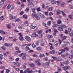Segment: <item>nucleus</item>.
I'll return each instance as SVG.
<instances>
[{
    "mask_svg": "<svg viewBox=\"0 0 73 73\" xmlns=\"http://www.w3.org/2000/svg\"><path fill=\"white\" fill-rule=\"evenodd\" d=\"M59 51H61L60 52H58V55H60L61 54H62L64 52H65V50L64 49H61L59 50Z\"/></svg>",
    "mask_w": 73,
    "mask_h": 73,
    "instance_id": "nucleus-1",
    "label": "nucleus"
},
{
    "mask_svg": "<svg viewBox=\"0 0 73 73\" xmlns=\"http://www.w3.org/2000/svg\"><path fill=\"white\" fill-rule=\"evenodd\" d=\"M25 38L26 40L27 41H28V42H30L31 41V39L30 37L28 36H25Z\"/></svg>",
    "mask_w": 73,
    "mask_h": 73,
    "instance_id": "nucleus-2",
    "label": "nucleus"
},
{
    "mask_svg": "<svg viewBox=\"0 0 73 73\" xmlns=\"http://www.w3.org/2000/svg\"><path fill=\"white\" fill-rule=\"evenodd\" d=\"M60 6L62 7H64V5H65V3L62 1H60Z\"/></svg>",
    "mask_w": 73,
    "mask_h": 73,
    "instance_id": "nucleus-3",
    "label": "nucleus"
},
{
    "mask_svg": "<svg viewBox=\"0 0 73 73\" xmlns=\"http://www.w3.org/2000/svg\"><path fill=\"white\" fill-rule=\"evenodd\" d=\"M70 31H71V29L70 28H68V31L66 30H65V33L67 34L68 33V32H70Z\"/></svg>",
    "mask_w": 73,
    "mask_h": 73,
    "instance_id": "nucleus-4",
    "label": "nucleus"
},
{
    "mask_svg": "<svg viewBox=\"0 0 73 73\" xmlns=\"http://www.w3.org/2000/svg\"><path fill=\"white\" fill-rule=\"evenodd\" d=\"M58 29L60 31H63V28H62V27H61V25H60V27H58Z\"/></svg>",
    "mask_w": 73,
    "mask_h": 73,
    "instance_id": "nucleus-5",
    "label": "nucleus"
},
{
    "mask_svg": "<svg viewBox=\"0 0 73 73\" xmlns=\"http://www.w3.org/2000/svg\"><path fill=\"white\" fill-rule=\"evenodd\" d=\"M39 16L41 18H45V16H44V15L42 14L41 13H39Z\"/></svg>",
    "mask_w": 73,
    "mask_h": 73,
    "instance_id": "nucleus-6",
    "label": "nucleus"
},
{
    "mask_svg": "<svg viewBox=\"0 0 73 73\" xmlns=\"http://www.w3.org/2000/svg\"><path fill=\"white\" fill-rule=\"evenodd\" d=\"M15 49L16 50H18V51H17V53H21V51L19 50V48L18 47H16L15 48Z\"/></svg>",
    "mask_w": 73,
    "mask_h": 73,
    "instance_id": "nucleus-7",
    "label": "nucleus"
},
{
    "mask_svg": "<svg viewBox=\"0 0 73 73\" xmlns=\"http://www.w3.org/2000/svg\"><path fill=\"white\" fill-rule=\"evenodd\" d=\"M14 64L15 65H17V66H20V64L19 63L17 62H14Z\"/></svg>",
    "mask_w": 73,
    "mask_h": 73,
    "instance_id": "nucleus-8",
    "label": "nucleus"
},
{
    "mask_svg": "<svg viewBox=\"0 0 73 73\" xmlns=\"http://www.w3.org/2000/svg\"><path fill=\"white\" fill-rule=\"evenodd\" d=\"M37 7H35V8L32 9V11L33 13H35V11L37 10Z\"/></svg>",
    "mask_w": 73,
    "mask_h": 73,
    "instance_id": "nucleus-9",
    "label": "nucleus"
},
{
    "mask_svg": "<svg viewBox=\"0 0 73 73\" xmlns=\"http://www.w3.org/2000/svg\"><path fill=\"white\" fill-rule=\"evenodd\" d=\"M35 17H36V20H40V18L37 15H35Z\"/></svg>",
    "mask_w": 73,
    "mask_h": 73,
    "instance_id": "nucleus-10",
    "label": "nucleus"
},
{
    "mask_svg": "<svg viewBox=\"0 0 73 73\" xmlns=\"http://www.w3.org/2000/svg\"><path fill=\"white\" fill-rule=\"evenodd\" d=\"M73 15L71 14L68 15V17L70 19V20H72L73 19Z\"/></svg>",
    "mask_w": 73,
    "mask_h": 73,
    "instance_id": "nucleus-11",
    "label": "nucleus"
},
{
    "mask_svg": "<svg viewBox=\"0 0 73 73\" xmlns=\"http://www.w3.org/2000/svg\"><path fill=\"white\" fill-rule=\"evenodd\" d=\"M19 38L21 41H23V40H24V38H23V36H19Z\"/></svg>",
    "mask_w": 73,
    "mask_h": 73,
    "instance_id": "nucleus-12",
    "label": "nucleus"
},
{
    "mask_svg": "<svg viewBox=\"0 0 73 73\" xmlns=\"http://www.w3.org/2000/svg\"><path fill=\"white\" fill-rule=\"evenodd\" d=\"M0 33L3 34V35H5V34H7V32H5L2 30H0Z\"/></svg>",
    "mask_w": 73,
    "mask_h": 73,
    "instance_id": "nucleus-13",
    "label": "nucleus"
},
{
    "mask_svg": "<svg viewBox=\"0 0 73 73\" xmlns=\"http://www.w3.org/2000/svg\"><path fill=\"white\" fill-rule=\"evenodd\" d=\"M46 37L48 38H52V35H46Z\"/></svg>",
    "mask_w": 73,
    "mask_h": 73,
    "instance_id": "nucleus-14",
    "label": "nucleus"
},
{
    "mask_svg": "<svg viewBox=\"0 0 73 73\" xmlns=\"http://www.w3.org/2000/svg\"><path fill=\"white\" fill-rule=\"evenodd\" d=\"M69 35L71 37H73V32L69 33Z\"/></svg>",
    "mask_w": 73,
    "mask_h": 73,
    "instance_id": "nucleus-15",
    "label": "nucleus"
},
{
    "mask_svg": "<svg viewBox=\"0 0 73 73\" xmlns=\"http://www.w3.org/2000/svg\"><path fill=\"white\" fill-rule=\"evenodd\" d=\"M61 58H60L59 57H57L56 59V60L57 61H61Z\"/></svg>",
    "mask_w": 73,
    "mask_h": 73,
    "instance_id": "nucleus-16",
    "label": "nucleus"
},
{
    "mask_svg": "<svg viewBox=\"0 0 73 73\" xmlns=\"http://www.w3.org/2000/svg\"><path fill=\"white\" fill-rule=\"evenodd\" d=\"M49 53L51 54H54L55 53V51L54 50H52V51H50Z\"/></svg>",
    "mask_w": 73,
    "mask_h": 73,
    "instance_id": "nucleus-17",
    "label": "nucleus"
},
{
    "mask_svg": "<svg viewBox=\"0 0 73 73\" xmlns=\"http://www.w3.org/2000/svg\"><path fill=\"white\" fill-rule=\"evenodd\" d=\"M68 68L69 67L68 66H66L64 67V70H66V69H68Z\"/></svg>",
    "mask_w": 73,
    "mask_h": 73,
    "instance_id": "nucleus-18",
    "label": "nucleus"
},
{
    "mask_svg": "<svg viewBox=\"0 0 73 73\" xmlns=\"http://www.w3.org/2000/svg\"><path fill=\"white\" fill-rule=\"evenodd\" d=\"M64 64H65V65H68L69 64V62H68V61H66V62H64Z\"/></svg>",
    "mask_w": 73,
    "mask_h": 73,
    "instance_id": "nucleus-19",
    "label": "nucleus"
},
{
    "mask_svg": "<svg viewBox=\"0 0 73 73\" xmlns=\"http://www.w3.org/2000/svg\"><path fill=\"white\" fill-rule=\"evenodd\" d=\"M29 65L30 67H34L35 66V64H29Z\"/></svg>",
    "mask_w": 73,
    "mask_h": 73,
    "instance_id": "nucleus-20",
    "label": "nucleus"
},
{
    "mask_svg": "<svg viewBox=\"0 0 73 73\" xmlns=\"http://www.w3.org/2000/svg\"><path fill=\"white\" fill-rule=\"evenodd\" d=\"M51 3L52 4H56V1L54 0L53 1H52Z\"/></svg>",
    "mask_w": 73,
    "mask_h": 73,
    "instance_id": "nucleus-21",
    "label": "nucleus"
},
{
    "mask_svg": "<svg viewBox=\"0 0 73 73\" xmlns=\"http://www.w3.org/2000/svg\"><path fill=\"white\" fill-rule=\"evenodd\" d=\"M3 58V56L1 54H0V60H2Z\"/></svg>",
    "mask_w": 73,
    "mask_h": 73,
    "instance_id": "nucleus-22",
    "label": "nucleus"
},
{
    "mask_svg": "<svg viewBox=\"0 0 73 73\" xmlns=\"http://www.w3.org/2000/svg\"><path fill=\"white\" fill-rule=\"evenodd\" d=\"M44 56V54H41V53L40 54V55H39V57H42L43 56Z\"/></svg>",
    "mask_w": 73,
    "mask_h": 73,
    "instance_id": "nucleus-23",
    "label": "nucleus"
},
{
    "mask_svg": "<svg viewBox=\"0 0 73 73\" xmlns=\"http://www.w3.org/2000/svg\"><path fill=\"white\" fill-rule=\"evenodd\" d=\"M53 9V7H51L48 10V11H51Z\"/></svg>",
    "mask_w": 73,
    "mask_h": 73,
    "instance_id": "nucleus-24",
    "label": "nucleus"
},
{
    "mask_svg": "<svg viewBox=\"0 0 73 73\" xmlns=\"http://www.w3.org/2000/svg\"><path fill=\"white\" fill-rule=\"evenodd\" d=\"M7 28H8L9 29H11V27H10V25H7Z\"/></svg>",
    "mask_w": 73,
    "mask_h": 73,
    "instance_id": "nucleus-25",
    "label": "nucleus"
},
{
    "mask_svg": "<svg viewBox=\"0 0 73 73\" xmlns=\"http://www.w3.org/2000/svg\"><path fill=\"white\" fill-rule=\"evenodd\" d=\"M49 44L50 45H51V46L50 47V49L51 50L53 49V46H52V44L50 43H49Z\"/></svg>",
    "mask_w": 73,
    "mask_h": 73,
    "instance_id": "nucleus-26",
    "label": "nucleus"
},
{
    "mask_svg": "<svg viewBox=\"0 0 73 73\" xmlns=\"http://www.w3.org/2000/svg\"><path fill=\"white\" fill-rule=\"evenodd\" d=\"M33 35L34 36L36 37L38 36V35H37V34H36V33H34Z\"/></svg>",
    "mask_w": 73,
    "mask_h": 73,
    "instance_id": "nucleus-27",
    "label": "nucleus"
},
{
    "mask_svg": "<svg viewBox=\"0 0 73 73\" xmlns=\"http://www.w3.org/2000/svg\"><path fill=\"white\" fill-rule=\"evenodd\" d=\"M29 5H31V7H34V5H33V3L31 2L30 3H29Z\"/></svg>",
    "mask_w": 73,
    "mask_h": 73,
    "instance_id": "nucleus-28",
    "label": "nucleus"
},
{
    "mask_svg": "<svg viewBox=\"0 0 73 73\" xmlns=\"http://www.w3.org/2000/svg\"><path fill=\"white\" fill-rule=\"evenodd\" d=\"M60 27H61L62 28H66V26H65V25H60Z\"/></svg>",
    "mask_w": 73,
    "mask_h": 73,
    "instance_id": "nucleus-29",
    "label": "nucleus"
},
{
    "mask_svg": "<svg viewBox=\"0 0 73 73\" xmlns=\"http://www.w3.org/2000/svg\"><path fill=\"white\" fill-rule=\"evenodd\" d=\"M69 7L70 8V9H73V6H72V5H70L69 6Z\"/></svg>",
    "mask_w": 73,
    "mask_h": 73,
    "instance_id": "nucleus-30",
    "label": "nucleus"
},
{
    "mask_svg": "<svg viewBox=\"0 0 73 73\" xmlns=\"http://www.w3.org/2000/svg\"><path fill=\"white\" fill-rule=\"evenodd\" d=\"M51 21H49L48 22V23H47V24L48 25H50L51 24Z\"/></svg>",
    "mask_w": 73,
    "mask_h": 73,
    "instance_id": "nucleus-31",
    "label": "nucleus"
},
{
    "mask_svg": "<svg viewBox=\"0 0 73 73\" xmlns=\"http://www.w3.org/2000/svg\"><path fill=\"white\" fill-rule=\"evenodd\" d=\"M66 38V36H64L62 37V41H63V40H65Z\"/></svg>",
    "mask_w": 73,
    "mask_h": 73,
    "instance_id": "nucleus-32",
    "label": "nucleus"
},
{
    "mask_svg": "<svg viewBox=\"0 0 73 73\" xmlns=\"http://www.w3.org/2000/svg\"><path fill=\"white\" fill-rule=\"evenodd\" d=\"M23 17L24 19H27V16L25 15H23Z\"/></svg>",
    "mask_w": 73,
    "mask_h": 73,
    "instance_id": "nucleus-33",
    "label": "nucleus"
},
{
    "mask_svg": "<svg viewBox=\"0 0 73 73\" xmlns=\"http://www.w3.org/2000/svg\"><path fill=\"white\" fill-rule=\"evenodd\" d=\"M69 58H70V59H72L73 58V54L72 55H71L69 57Z\"/></svg>",
    "mask_w": 73,
    "mask_h": 73,
    "instance_id": "nucleus-34",
    "label": "nucleus"
},
{
    "mask_svg": "<svg viewBox=\"0 0 73 73\" xmlns=\"http://www.w3.org/2000/svg\"><path fill=\"white\" fill-rule=\"evenodd\" d=\"M50 64V62H47L46 63V65L48 67L49 66V64Z\"/></svg>",
    "mask_w": 73,
    "mask_h": 73,
    "instance_id": "nucleus-35",
    "label": "nucleus"
},
{
    "mask_svg": "<svg viewBox=\"0 0 73 73\" xmlns=\"http://www.w3.org/2000/svg\"><path fill=\"white\" fill-rule=\"evenodd\" d=\"M7 9H10L11 8V6L10 5H9L7 6Z\"/></svg>",
    "mask_w": 73,
    "mask_h": 73,
    "instance_id": "nucleus-36",
    "label": "nucleus"
},
{
    "mask_svg": "<svg viewBox=\"0 0 73 73\" xmlns=\"http://www.w3.org/2000/svg\"><path fill=\"white\" fill-rule=\"evenodd\" d=\"M41 65V63L40 62H38L37 64V66H40Z\"/></svg>",
    "mask_w": 73,
    "mask_h": 73,
    "instance_id": "nucleus-37",
    "label": "nucleus"
},
{
    "mask_svg": "<svg viewBox=\"0 0 73 73\" xmlns=\"http://www.w3.org/2000/svg\"><path fill=\"white\" fill-rule=\"evenodd\" d=\"M39 43H40V41H38L36 43V45H38V44H39Z\"/></svg>",
    "mask_w": 73,
    "mask_h": 73,
    "instance_id": "nucleus-38",
    "label": "nucleus"
},
{
    "mask_svg": "<svg viewBox=\"0 0 73 73\" xmlns=\"http://www.w3.org/2000/svg\"><path fill=\"white\" fill-rule=\"evenodd\" d=\"M57 13L58 15H60L61 13V11H57Z\"/></svg>",
    "mask_w": 73,
    "mask_h": 73,
    "instance_id": "nucleus-39",
    "label": "nucleus"
},
{
    "mask_svg": "<svg viewBox=\"0 0 73 73\" xmlns=\"http://www.w3.org/2000/svg\"><path fill=\"white\" fill-rule=\"evenodd\" d=\"M1 48L4 50H5V49H6V48L5 47L2 46V47Z\"/></svg>",
    "mask_w": 73,
    "mask_h": 73,
    "instance_id": "nucleus-40",
    "label": "nucleus"
},
{
    "mask_svg": "<svg viewBox=\"0 0 73 73\" xmlns=\"http://www.w3.org/2000/svg\"><path fill=\"white\" fill-rule=\"evenodd\" d=\"M36 49L37 50H41V48L40 47H37Z\"/></svg>",
    "mask_w": 73,
    "mask_h": 73,
    "instance_id": "nucleus-41",
    "label": "nucleus"
},
{
    "mask_svg": "<svg viewBox=\"0 0 73 73\" xmlns=\"http://www.w3.org/2000/svg\"><path fill=\"white\" fill-rule=\"evenodd\" d=\"M56 3L58 5H60V1L59 2L58 1H56Z\"/></svg>",
    "mask_w": 73,
    "mask_h": 73,
    "instance_id": "nucleus-42",
    "label": "nucleus"
},
{
    "mask_svg": "<svg viewBox=\"0 0 73 73\" xmlns=\"http://www.w3.org/2000/svg\"><path fill=\"white\" fill-rule=\"evenodd\" d=\"M58 24H61V20L60 19L58 20Z\"/></svg>",
    "mask_w": 73,
    "mask_h": 73,
    "instance_id": "nucleus-43",
    "label": "nucleus"
},
{
    "mask_svg": "<svg viewBox=\"0 0 73 73\" xmlns=\"http://www.w3.org/2000/svg\"><path fill=\"white\" fill-rule=\"evenodd\" d=\"M46 24L45 23H43V25H44V26H45V27L46 28H48V27H47V26H46Z\"/></svg>",
    "mask_w": 73,
    "mask_h": 73,
    "instance_id": "nucleus-44",
    "label": "nucleus"
},
{
    "mask_svg": "<svg viewBox=\"0 0 73 73\" xmlns=\"http://www.w3.org/2000/svg\"><path fill=\"white\" fill-rule=\"evenodd\" d=\"M5 46H9V44H7V43H5Z\"/></svg>",
    "mask_w": 73,
    "mask_h": 73,
    "instance_id": "nucleus-45",
    "label": "nucleus"
},
{
    "mask_svg": "<svg viewBox=\"0 0 73 73\" xmlns=\"http://www.w3.org/2000/svg\"><path fill=\"white\" fill-rule=\"evenodd\" d=\"M37 9L38 12H39L41 11V10H40V7H39L38 8H37Z\"/></svg>",
    "mask_w": 73,
    "mask_h": 73,
    "instance_id": "nucleus-46",
    "label": "nucleus"
},
{
    "mask_svg": "<svg viewBox=\"0 0 73 73\" xmlns=\"http://www.w3.org/2000/svg\"><path fill=\"white\" fill-rule=\"evenodd\" d=\"M11 17H12L13 18V19H16V17L15 16H14L12 15H11Z\"/></svg>",
    "mask_w": 73,
    "mask_h": 73,
    "instance_id": "nucleus-47",
    "label": "nucleus"
},
{
    "mask_svg": "<svg viewBox=\"0 0 73 73\" xmlns=\"http://www.w3.org/2000/svg\"><path fill=\"white\" fill-rule=\"evenodd\" d=\"M0 68L1 69H5V67L4 66H2L0 67Z\"/></svg>",
    "mask_w": 73,
    "mask_h": 73,
    "instance_id": "nucleus-48",
    "label": "nucleus"
},
{
    "mask_svg": "<svg viewBox=\"0 0 73 73\" xmlns=\"http://www.w3.org/2000/svg\"><path fill=\"white\" fill-rule=\"evenodd\" d=\"M57 25L56 24H54V25H53L52 26V27L53 28H55V27H57Z\"/></svg>",
    "mask_w": 73,
    "mask_h": 73,
    "instance_id": "nucleus-49",
    "label": "nucleus"
},
{
    "mask_svg": "<svg viewBox=\"0 0 73 73\" xmlns=\"http://www.w3.org/2000/svg\"><path fill=\"white\" fill-rule=\"evenodd\" d=\"M26 58H27V57H26L25 56H24L22 57V59H23V60H25Z\"/></svg>",
    "mask_w": 73,
    "mask_h": 73,
    "instance_id": "nucleus-50",
    "label": "nucleus"
},
{
    "mask_svg": "<svg viewBox=\"0 0 73 73\" xmlns=\"http://www.w3.org/2000/svg\"><path fill=\"white\" fill-rule=\"evenodd\" d=\"M61 70V68L60 67H58V72H60Z\"/></svg>",
    "mask_w": 73,
    "mask_h": 73,
    "instance_id": "nucleus-51",
    "label": "nucleus"
},
{
    "mask_svg": "<svg viewBox=\"0 0 73 73\" xmlns=\"http://www.w3.org/2000/svg\"><path fill=\"white\" fill-rule=\"evenodd\" d=\"M20 21V19H17L15 20V21L16 22V21Z\"/></svg>",
    "mask_w": 73,
    "mask_h": 73,
    "instance_id": "nucleus-52",
    "label": "nucleus"
},
{
    "mask_svg": "<svg viewBox=\"0 0 73 73\" xmlns=\"http://www.w3.org/2000/svg\"><path fill=\"white\" fill-rule=\"evenodd\" d=\"M49 41L50 42H54V39H50Z\"/></svg>",
    "mask_w": 73,
    "mask_h": 73,
    "instance_id": "nucleus-53",
    "label": "nucleus"
},
{
    "mask_svg": "<svg viewBox=\"0 0 73 73\" xmlns=\"http://www.w3.org/2000/svg\"><path fill=\"white\" fill-rule=\"evenodd\" d=\"M44 13L46 16H48V12H45Z\"/></svg>",
    "mask_w": 73,
    "mask_h": 73,
    "instance_id": "nucleus-54",
    "label": "nucleus"
},
{
    "mask_svg": "<svg viewBox=\"0 0 73 73\" xmlns=\"http://www.w3.org/2000/svg\"><path fill=\"white\" fill-rule=\"evenodd\" d=\"M42 32V30H40L38 32V34H41Z\"/></svg>",
    "mask_w": 73,
    "mask_h": 73,
    "instance_id": "nucleus-55",
    "label": "nucleus"
},
{
    "mask_svg": "<svg viewBox=\"0 0 73 73\" xmlns=\"http://www.w3.org/2000/svg\"><path fill=\"white\" fill-rule=\"evenodd\" d=\"M25 49L26 50H29V47L28 46H27L25 48Z\"/></svg>",
    "mask_w": 73,
    "mask_h": 73,
    "instance_id": "nucleus-56",
    "label": "nucleus"
},
{
    "mask_svg": "<svg viewBox=\"0 0 73 73\" xmlns=\"http://www.w3.org/2000/svg\"><path fill=\"white\" fill-rule=\"evenodd\" d=\"M39 34V35H38L39 37H41L42 36V34Z\"/></svg>",
    "mask_w": 73,
    "mask_h": 73,
    "instance_id": "nucleus-57",
    "label": "nucleus"
},
{
    "mask_svg": "<svg viewBox=\"0 0 73 73\" xmlns=\"http://www.w3.org/2000/svg\"><path fill=\"white\" fill-rule=\"evenodd\" d=\"M64 49H66V50H69V48L67 47H65L64 48Z\"/></svg>",
    "mask_w": 73,
    "mask_h": 73,
    "instance_id": "nucleus-58",
    "label": "nucleus"
},
{
    "mask_svg": "<svg viewBox=\"0 0 73 73\" xmlns=\"http://www.w3.org/2000/svg\"><path fill=\"white\" fill-rule=\"evenodd\" d=\"M32 46L33 48H35V47H36V46L35 45V44H34V43H33L32 44Z\"/></svg>",
    "mask_w": 73,
    "mask_h": 73,
    "instance_id": "nucleus-59",
    "label": "nucleus"
},
{
    "mask_svg": "<svg viewBox=\"0 0 73 73\" xmlns=\"http://www.w3.org/2000/svg\"><path fill=\"white\" fill-rule=\"evenodd\" d=\"M52 58L53 59V60H56L57 58H56L54 56H52Z\"/></svg>",
    "mask_w": 73,
    "mask_h": 73,
    "instance_id": "nucleus-60",
    "label": "nucleus"
},
{
    "mask_svg": "<svg viewBox=\"0 0 73 73\" xmlns=\"http://www.w3.org/2000/svg\"><path fill=\"white\" fill-rule=\"evenodd\" d=\"M4 19V18L3 17V16H2L1 17H0V20H2Z\"/></svg>",
    "mask_w": 73,
    "mask_h": 73,
    "instance_id": "nucleus-61",
    "label": "nucleus"
},
{
    "mask_svg": "<svg viewBox=\"0 0 73 73\" xmlns=\"http://www.w3.org/2000/svg\"><path fill=\"white\" fill-rule=\"evenodd\" d=\"M33 56L35 57H38V56L36 54H33Z\"/></svg>",
    "mask_w": 73,
    "mask_h": 73,
    "instance_id": "nucleus-62",
    "label": "nucleus"
},
{
    "mask_svg": "<svg viewBox=\"0 0 73 73\" xmlns=\"http://www.w3.org/2000/svg\"><path fill=\"white\" fill-rule=\"evenodd\" d=\"M54 32L56 33L57 32V30L56 29H54Z\"/></svg>",
    "mask_w": 73,
    "mask_h": 73,
    "instance_id": "nucleus-63",
    "label": "nucleus"
},
{
    "mask_svg": "<svg viewBox=\"0 0 73 73\" xmlns=\"http://www.w3.org/2000/svg\"><path fill=\"white\" fill-rule=\"evenodd\" d=\"M66 44H63L62 45V48H64V47H65V46H66Z\"/></svg>",
    "mask_w": 73,
    "mask_h": 73,
    "instance_id": "nucleus-64",
    "label": "nucleus"
}]
</instances>
